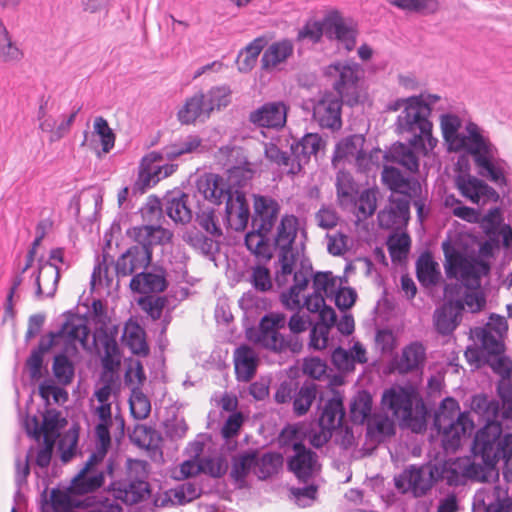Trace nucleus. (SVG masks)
I'll return each mask as SVG.
<instances>
[{
  "label": "nucleus",
  "mask_w": 512,
  "mask_h": 512,
  "mask_svg": "<svg viewBox=\"0 0 512 512\" xmlns=\"http://www.w3.org/2000/svg\"><path fill=\"white\" fill-rule=\"evenodd\" d=\"M254 174L251 163L245 160L243 165L230 167L226 179L216 173H205L196 181L197 190L205 200L214 205L225 200L226 217L230 220L235 215L233 228L237 232L244 231L249 223L250 206L244 189Z\"/></svg>",
  "instance_id": "1"
},
{
  "label": "nucleus",
  "mask_w": 512,
  "mask_h": 512,
  "mask_svg": "<svg viewBox=\"0 0 512 512\" xmlns=\"http://www.w3.org/2000/svg\"><path fill=\"white\" fill-rule=\"evenodd\" d=\"M471 452L474 461L466 468V475L478 481H487L503 460L508 465L512 459V433L503 432L500 421H488L475 434Z\"/></svg>",
  "instance_id": "2"
},
{
  "label": "nucleus",
  "mask_w": 512,
  "mask_h": 512,
  "mask_svg": "<svg viewBox=\"0 0 512 512\" xmlns=\"http://www.w3.org/2000/svg\"><path fill=\"white\" fill-rule=\"evenodd\" d=\"M253 212L250 211L251 230L244 237V244L257 258H273L269 234L279 218L281 205L268 195L252 194Z\"/></svg>",
  "instance_id": "3"
},
{
  "label": "nucleus",
  "mask_w": 512,
  "mask_h": 512,
  "mask_svg": "<svg viewBox=\"0 0 512 512\" xmlns=\"http://www.w3.org/2000/svg\"><path fill=\"white\" fill-rule=\"evenodd\" d=\"M381 404L383 409L398 419L401 428L415 433L426 429L429 411L417 387L411 384L393 385L384 390Z\"/></svg>",
  "instance_id": "4"
},
{
  "label": "nucleus",
  "mask_w": 512,
  "mask_h": 512,
  "mask_svg": "<svg viewBox=\"0 0 512 512\" xmlns=\"http://www.w3.org/2000/svg\"><path fill=\"white\" fill-rule=\"evenodd\" d=\"M434 425L442 433L445 450H457L461 445V438L470 436L474 430V422L469 412H460L459 403L452 397L442 400L434 417Z\"/></svg>",
  "instance_id": "5"
},
{
  "label": "nucleus",
  "mask_w": 512,
  "mask_h": 512,
  "mask_svg": "<svg viewBox=\"0 0 512 512\" xmlns=\"http://www.w3.org/2000/svg\"><path fill=\"white\" fill-rule=\"evenodd\" d=\"M359 64L355 62L336 61L324 68L326 77H334L332 86L336 96L344 100L349 107H355L360 103L359 92Z\"/></svg>",
  "instance_id": "6"
},
{
  "label": "nucleus",
  "mask_w": 512,
  "mask_h": 512,
  "mask_svg": "<svg viewBox=\"0 0 512 512\" xmlns=\"http://www.w3.org/2000/svg\"><path fill=\"white\" fill-rule=\"evenodd\" d=\"M396 125L399 133H407L410 135V137L407 138L408 144H418L420 146L422 145L420 136L427 134L433 127L429 116L420 110L419 106H415L408 100L407 105L397 117Z\"/></svg>",
  "instance_id": "7"
},
{
  "label": "nucleus",
  "mask_w": 512,
  "mask_h": 512,
  "mask_svg": "<svg viewBox=\"0 0 512 512\" xmlns=\"http://www.w3.org/2000/svg\"><path fill=\"white\" fill-rule=\"evenodd\" d=\"M326 141L318 133H306L298 140L290 145V153L292 156L291 167L288 174L296 175L300 173L304 165L308 164L312 156L324 150Z\"/></svg>",
  "instance_id": "8"
},
{
  "label": "nucleus",
  "mask_w": 512,
  "mask_h": 512,
  "mask_svg": "<svg viewBox=\"0 0 512 512\" xmlns=\"http://www.w3.org/2000/svg\"><path fill=\"white\" fill-rule=\"evenodd\" d=\"M465 130L467 135L461 136L460 142L455 145L454 151L465 150L473 157L474 162L478 158L497 154L496 146L483 134V130L478 124L469 121L466 123Z\"/></svg>",
  "instance_id": "9"
},
{
  "label": "nucleus",
  "mask_w": 512,
  "mask_h": 512,
  "mask_svg": "<svg viewBox=\"0 0 512 512\" xmlns=\"http://www.w3.org/2000/svg\"><path fill=\"white\" fill-rule=\"evenodd\" d=\"M382 183L391 191L392 194H398L400 197L413 199L422 194V185L418 178L405 175L399 168L394 166H385L381 173Z\"/></svg>",
  "instance_id": "10"
},
{
  "label": "nucleus",
  "mask_w": 512,
  "mask_h": 512,
  "mask_svg": "<svg viewBox=\"0 0 512 512\" xmlns=\"http://www.w3.org/2000/svg\"><path fill=\"white\" fill-rule=\"evenodd\" d=\"M292 450L294 455L287 458V469L300 482L307 483L313 477L318 456L316 452L307 448L302 440L292 443Z\"/></svg>",
  "instance_id": "11"
},
{
  "label": "nucleus",
  "mask_w": 512,
  "mask_h": 512,
  "mask_svg": "<svg viewBox=\"0 0 512 512\" xmlns=\"http://www.w3.org/2000/svg\"><path fill=\"white\" fill-rule=\"evenodd\" d=\"M288 106L282 101L266 102L251 111L248 120L259 128L279 130L287 121Z\"/></svg>",
  "instance_id": "12"
},
{
  "label": "nucleus",
  "mask_w": 512,
  "mask_h": 512,
  "mask_svg": "<svg viewBox=\"0 0 512 512\" xmlns=\"http://www.w3.org/2000/svg\"><path fill=\"white\" fill-rule=\"evenodd\" d=\"M344 100L332 92H326L316 103L313 117L322 128L338 130L342 126L341 110Z\"/></svg>",
  "instance_id": "13"
},
{
  "label": "nucleus",
  "mask_w": 512,
  "mask_h": 512,
  "mask_svg": "<svg viewBox=\"0 0 512 512\" xmlns=\"http://www.w3.org/2000/svg\"><path fill=\"white\" fill-rule=\"evenodd\" d=\"M389 205L377 214L378 224L381 228L391 229L397 224H407L411 218V200L391 194L388 197Z\"/></svg>",
  "instance_id": "14"
},
{
  "label": "nucleus",
  "mask_w": 512,
  "mask_h": 512,
  "mask_svg": "<svg viewBox=\"0 0 512 512\" xmlns=\"http://www.w3.org/2000/svg\"><path fill=\"white\" fill-rule=\"evenodd\" d=\"M326 37L336 39L343 44L347 51H352L356 45L358 31L348 25L339 11L333 10L325 15Z\"/></svg>",
  "instance_id": "15"
},
{
  "label": "nucleus",
  "mask_w": 512,
  "mask_h": 512,
  "mask_svg": "<svg viewBox=\"0 0 512 512\" xmlns=\"http://www.w3.org/2000/svg\"><path fill=\"white\" fill-rule=\"evenodd\" d=\"M166 214L176 223H188L193 217V203L197 204L196 194L190 195L181 191L168 192L165 197Z\"/></svg>",
  "instance_id": "16"
},
{
  "label": "nucleus",
  "mask_w": 512,
  "mask_h": 512,
  "mask_svg": "<svg viewBox=\"0 0 512 512\" xmlns=\"http://www.w3.org/2000/svg\"><path fill=\"white\" fill-rule=\"evenodd\" d=\"M167 286L166 271L159 266H153L151 271L134 274L129 284L130 289L138 294L160 293Z\"/></svg>",
  "instance_id": "17"
},
{
  "label": "nucleus",
  "mask_w": 512,
  "mask_h": 512,
  "mask_svg": "<svg viewBox=\"0 0 512 512\" xmlns=\"http://www.w3.org/2000/svg\"><path fill=\"white\" fill-rule=\"evenodd\" d=\"M503 221L501 208L493 207L484 215L481 226L485 235L501 236L503 248L512 250V227Z\"/></svg>",
  "instance_id": "18"
},
{
  "label": "nucleus",
  "mask_w": 512,
  "mask_h": 512,
  "mask_svg": "<svg viewBox=\"0 0 512 512\" xmlns=\"http://www.w3.org/2000/svg\"><path fill=\"white\" fill-rule=\"evenodd\" d=\"M426 360V349L421 342L415 341L402 350L399 360L396 362V370L399 374L422 370Z\"/></svg>",
  "instance_id": "19"
},
{
  "label": "nucleus",
  "mask_w": 512,
  "mask_h": 512,
  "mask_svg": "<svg viewBox=\"0 0 512 512\" xmlns=\"http://www.w3.org/2000/svg\"><path fill=\"white\" fill-rule=\"evenodd\" d=\"M451 302H444L433 314L434 328L442 336L452 335L462 321L463 311L451 307Z\"/></svg>",
  "instance_id": "20"
},
{
  "label": "nucleus",
  "mask_w": 512,
  "mask_h": 512,
  "mask_svg": "<svg viewBox=\"0 0 512 512\" xmlns=\"http://www.w3.org/2000/svg\"><path fill=\"white\" fill-rule=\"evenodd\" d=\"M365 137L362 134H353L341 139L335 146L333 161L342 160L348 156H355L358 166L367 163L366 153L363 150Z\"/></svg>",
  "instance_id": "21"
},
{
  "label": "nucleus",
  "mask_w": 512,
  "mask_h": 512,
  "mask_svg": "<svg viewBox=\"0 0 512 512\" xmlns=\"http://www.w3.org/2000/svg\"><path fill=\"white\" fill-rule=\"evenodd\" d=\"M258 356L248 345H242L234 351V365L236 378L239 381H250L256 374Z\"/></svg>",
  "instance_id": "22"
},
{
  "label": "nucleus",
  "mask_w": 512,
  "mask_h": 512,
  "mask_svg": "<svg viewBox=\"0 0 512 512\" xmlns=\"http://www.w3.org/2000/svg\"><path fill=\"white\" fill-rule=\"evenodd\" d=\"M258 462V450L248 449L232 457L230 477L238 484L239 488H243L246 484V478L250 471H255Z\"/></svg>",
  "instance_id": "23"
},
{
  "label": "nucleus",
  "mask_w": 512,
  "mask_h": 512,
  "mask_svg": "<svg viewBox=\"0 0 512 512\" xmlns=\"http://www.w3.org/2000/svg\"><path fill=\"white\" fill-rule=\"evenodd\" d=\"M345 416L342 396L335 392L325 404L319 417V426L322 430L332 432L337 425H340Z\"/></svg>",
  "instance_id": "24"
},
{
  "label": "nucleus",
  "mask_w": 512,
  "mask_h": 512,
  "mask_svg": "<svg viewBox=\"0 0 512 512\" xmlns=\"http://www.w3.org/2000/svg\"><path fill=\"white\" fill-rule=\"evenodd\" d=\"M201 116L209 117L210 113L206 105L205 94L198 91L186 99L183 107L177 113V118L181 124L189 125L195 123Z\"/></svg>",
  "instance_id": "25"
},
{
  "label": "nucleus",
  "mask_w": 512,
  "mask_h": 512,
  "mask_svg": "<svg viewBox=\"0 0 512 512\" xmlns=\"http://www.w3.org/2000/svg\"><path fill=\"white\" fill-rule=\"evenodd\" d=\"M299 230V219L294 214H284L276 227V233L271 239L272 247L294 246Z\"/></svg>",
  "instance_id": "26"
},
{
  "label": "nucleus",
  "mask_w": 512,
  "mask_h": 512,
  "mask_svg": "<svg viewBox=\"0 0 512 512\" xmlns=\"http://www.w3.org/2000/svg\"><path fill=\"white\" fill-rule=\"evenodd\" d=\"M294 51V45L290 39H282L277 42H273L264 51L261 58V68L263 70H270L277 65L285 62Z\"/></svg>",
  "instance_id": "27"
},
{
  "label": "nucleus",
  "mask_w": 512,
  "mask_h": 512,
  "mask_svg": "<svg viewBox=\"0 0 512 512\" xmlns=\"http://www.w3.org/2000/svg\"><path fill=\"white\" fill-rule=\"evenodd\" d=\"M414 150L410 144L396 142L385 152L384 158L387 162L398 163L408 171L416 173L419 170V159Z\"/></svg>",
  "instance_id": "28"
},
{
  "label": "nucleus",
  "mask_w": 512,
  "mask_h": 512,
  "mask_svg": "<svg viewBox=\"0 0 512 512\" xmlns=\"http://www.w3.org/2000/svg\"><path fill=\"white\" fill-rule=\"evenodd\" d=\"M286 325V316L283 313H268L265 314L259 322V330L256 342L260 343L263 347L270 343L271 338H278L282 335L278 330L284 328Z\"/></svg>",
  "instance_id": "29"
},
{
  "label": "nucleus",
  "mask_w": 512,
  "mask_h": 512,
  "mask_svg": "<svg viewBox=\"0 0 512 512\" xmlns=\"http://www.w3.org/2000/svg\"><path fill=\"white\" fill-rule=\"evenodd\" d=\"M108 490L118 492L119 495H116V498H122V494L125 496L131 494V502L137 503L150 494V485L148 482L140 479L121 480L111 482Z\"/></svg>",
  "instance_id": "30"
},
{
  "label": "nucleus",
  "mask_w": 512,
  "mask_h": 512,
  "mask_svg": "<svg viewBox=\"0 0 512 512\" xmlns=\"http://www.w3.org/2000/svg\"><path fill=\"white\" fill-rule=\"evenodd\" d=\"M416 276L424 287L435 286L440 279L438 264L433 260L429 251H425L416 261Z\"/></svg>",
  "instance_id": "31"
},
{
  "label": "nucleus",
  "mask_w": 512,
  "mask_h": 512,
  "mask_svg": "<svg viewBox=\"0 0 512 512\" xmlns=\"http://www.w3.org/2000/svg\"><path fill=\"white\" fill-rule=\"evenodd\" d=\"M278 250V263L280 270L275 272V282L278 287H283L287 283V277L292 274L298 252L292 247H272V250Z\"/></svg>",
  "instance_id": "32"
},
{
  "label": "nucleus",
  "mask_w": 512,
  "mask_h": 512,
  "mask_svg": "<svg viewBox=\"0 0 512 512\" xmlns=\"http://www.w3.org/2000/svg\"><path fill=\"white\" fill-rule=\"evenodd\" d=\"M105 481V473L99 472L95 475L78 472L71 480V491L75 496H82L95 492L101 488Z\"/></svg>",
  "instance_id": "33"
},
{
  "label": "nucleus",
  "mask_w": 512,
  "mask_h": 512,
  "mask_svg": "<svg viewBox=\"0 0 512 512\" xmlns=\"http://www.w3.org/2000/svg\"><path fill=\"white\" fill-rule=\"evenodd\" d=\"M126 337V345L135 355L146 357L150 348L145 339L144 329L136 322L127 324L123 338Z\"/></svg>",
  "instance_id": "34"
},
{
  "label": "nucleus",
  "mask_w": 512,
  "mask_h": 512,
  "mask_svg": "<svg viewBox=\"0 0 512 512\" xmlns=\"http://www.w3.org/2000/svg\"><path fill=\"white\" fill-rule=\"evenodd\" d=\"M475 337L480 341V348L488 359L505 353L506 346L503 338L495 336L487 328H475Z\"/></svg>",
  "instance_id": "35"
},
{
  "label": "nucleus",
  "mask_w": 512,
  "mask_h": 512,
  "mask_svg": "<svg viewBox=\"0 0 512 512\" xmlns=\"http://www.w3.org/2000/svg\"><path fill=\"white\" fill-rule=\"evenodd\" d=\"M73 496L75 495L71 491V484L64 490L53 488L50 492V504L55 510L68 507L86 508L93 505L91 498L81 501L73 499Z\"/></svg>",
  "instance_id": "36"
},
{
  "label": "nucleus",
  "mask_w": 512,
  "mask_h": 512,
  "mask_svg": "<svg viewBox=\"0 0 512 512\" xmlns=\"http://www.w3.org/2000/svg\"><path fill=\"white\" fill-rule=\"evenodd\" d=\"M266 43L264 37L255 38L239 53L237 58L239 71L249 72L254 68Z\"/></svg>",
  "instance_id": "37"
},
{
  "label": "nucleus",
  "mask_w": 512,
  "mask_h": 512,
  "mask_svg": "<svg viewBox=\"0 0 512 512\" xmlns=\"http://www.w3.org/2000/svg\"><path fill=\"white\" fill-rule=\"evenodd\" d=\"M496 154L491 156L481 157L476 159L475 166L477 167L478 175L490 180L498 186H506L507 178L504 175L503 169L496 165L494 158Z\"/></svg>",
  "instance_id": "38"
},
{
  "label": "nucleus",
  "mask_w": 512,
  "mask_h": 512,
  "mask_svg": "<svg viewBox=\"0 0 512 512\" xmlns=\"http://www.w3.org/2000/svg\"><path fill=\"white\" fill-rule=\"evenodd\" d=\"M484 180L467 174H458L455 177V186L461 195L472 203L480 204V193Z\"/></svg>",
  "instance_id": "39"
},
{
  "label": "nucleus",
  "mask_w": 512,
  "mask_h": 512,
  "mask_svg": "<svg viewBox=\"0 0 512 512\" xmlns=\"http://www.w3.org/2000/svg\"><path fill=\"white\" fill-rule=\"evenodd\" d=\"M203 140L198 135L190 134L179 141L164 147V154L167 160H175L184 154L198 151L202 147Z\"/></svg>",
  "instance_id": "40"
},
{
  "label": "nucleus",
  "mask_w": 512,
  "mask_h": 512,
  "mask_svg": "<svg viewBox=\"0 0 512 512\" xmlns=\"http://www.w3.org/2000/svg\"><path fill=\"white\" fill-rule=\"evenodd\" d=\"M183 240L194 249L200 250L205 256L215 255L219 252V243L206 236L196 228L186 231Z\"/></svg>",
  "instance_id": "41"
},
{
  "label": "nucleus",
  "mask_w": 512,
  "mask_h": 512,
  "mask_svg": "<svg viewBox=\"0 0 512 512\" xmlns=\"http://www.w3.org/2000/svg\"><path fill=\"white\" fill-rule=\"evenodd\" d=\"M317 385L313 382H304L293 397V412L296 416L305 415L316 399Z\"/></svg>",
  "instance_id": "42"
},
{
  "label": "nucleus",
  "mask_w": 512,
  "mask_h": 512,
  "mask_svg": "<svg viewBox=\"0 0 512 512\" xmlns=\"http://www.w3.org/2000/svg\"><path fill=\"white\" fill-rule=\"evenodd\" d=\"M283 464V456L278 452H266L261 457L258 455V462L255 466V475L259 480H267L277 474Z\"/></svg>",
  "instance_id": "43"
},
{
  "label": "nucleus",
  "mask_w": 512,
  "mask_h": 512,
  "mask_svg": "<svg viewBox=\"0 0 512 512\" xmlns=\"http://www.w3.org/2000/svg\"><path fill=\"white\" fill-rule=\"evenodd\" d=\"M52 372L61 385L67 386L72 383L75 376V367L69 359L66 349L54 356Z\"/></svg>",
  "instance_id": "44"
},
{
  "label": "nucleus",
  "mask_w": 512,
  "mask_h": 512,
  "mask_svg": "<svg viewBox=\"0 0 512 512\" xmlns=\"http://www.w3.org/2000/svg\"><path fill=\"white\" fill-rule=\"evenodd\" d=\"M395 434V426L387 416L370 421L366 428V438L377 443L383 442L387 437Z\"/></svg>",
  "instance_id": "45"
},
{
  "label": "nucleus",
  "mask_w": 512,
  "mask_h": 512,
  "mask_svg": "<svg viewBox=\"0 0 512 512\" xmlns=\"http://www.w3.org/2000/svg\"><path fill=\"white\" fill-rule=\"evenodd\" d=\"M23 57L22 51L12 41L11 35L0 18V61L17 62Z\"/></svg>",
  "instance_id": "46"
},
{
  "label": "nucleus",
  "mask_w": 512,
  "mask_h": 512,
  "mask_svg": "<svg viewBox=\"0 0 512 512\" xmlns=\"http://www.w3.org/2000/svg\"><path fill=\"white\" fill-rule=\"evenodd\" d=\"M441 131L444 141L448 144V151L455 150V145L460 142L462 135L458 133L461 120L455 114L441 115Z\"/></svg>",
  "instance_id": "47"
},
{
  "label": "nucleus",
  "mask_w": 512,
  "mask_h": 512,
  "mask_svg": "<svg viewBox=\"0 0 512 512\" xmlns=\"http://www.w3.org/2000/svg\"><path fill=\"white\" fill-rule=\"evenodd\" d=\"M372 402V396L367 390L358 391L350 404L351 420L362 423L371 413Z\"/></svg>",
  "instance_id": "48"
},
{
  "label": "nucleus",
  "mask_w": 512,
  "mask_h": 512,
  "mask_svg": "<svg viewBox=\"0 0 512 512\" xmlns=\"http://www.w3.org/2000/svg\"><path fill=\"white\" fill-rule=\"evenodd\" d=\"M442 250L445 257V272L447 277H456L463 266V254L451 243L449 239L443 241Z\"/></svg>",
  "instance_id": "49"
},
{
  "label": "nucleus",
  "mask_w": 512,
  "mask_h": 512,
  "mask_svg": "<svg viewBox=\"0 0 512 512\" xmlns=\"http://www.w3.org/2000/svg\"><path fill=\"white\" fill-rule=\"evenodd\" d=\"M323 35L326 36L325 17L321 21L309 19L298 30L296 40L298 42L307 40L312 44H317L321 41Z\"/></svg>",
  "instance_id": "50"
},
{
  "label": "nucleus",
  "mask_w": 512,
  "mask_h": 512,
  "mask_svg": "<svg viewBox=\"0 0 512 512\" xmlns=\"http://www.w3.org/2000/svg\"><path fill=\"white\" fill-rule=\"evenodd\" d=\"M194 213L196 215V222L207 233L214 237H220L223 235L222 229L217 224L215 210L213 208L203 209L200 205V201H197Z\"/></svg>",
  "instance_id": "51"
},
{
  "label": "nucleus",
  "mask_w": 512,
  "mask_h": 512,
  "mask_svg": "<svg viewBox=\"0 0 512 512\" xmlns=\"http://www.w3.org/2000/svg\"><path fill=\"white\" fill-rule=\"evenodd\" d=\"M160 173L161 169H152L149 166H140L138 178L132 186V194H144L149 188L153 187L160 181Z\"/></svg>",
  "instance_id": "52"
},
{
  "label": "nucleus",
  "mask_w": 512,
  "mask_h": 512,
  "mask_svg": "<svg viewBox=\"0 0 512 512\" xmlns=\"http://www.w3.org/2000/svg\"><path fill=\"white\" fill-rule=\"evenodd\" d=\"M244 417L241 412L232 413L224 422L221 435L223 439L226 440L227 448L229 451H233L237 448V441L233 440L236 436H238L240 429L243 425Z\"/></svg>",
  "instance_id": "53"
},
{
  "label": "nucleus",
  "mask_w": 512,
  "mask_h": 512,
  "mask_svg": "<svg viewBox=\"0 0 512 512\" xmlns=\"http://www.w3.org/2000/svg\"><path fill=\"white\" fill-rule=\"evenodd\" d=\"M395 7L423 16L436 14L440 9L439 0H398Z\"/></svg>",
  "instance_id": "54"
},
{
  "label": "nucleus",
  "mask_w": 512,
  "mask_h": 512,
  "mask_svg": "<svg viewBox=\"0 0 512 512\" xmlns=\"http://www.w3.org/2000/svg\"><path fill=\"white\" fill-rule=\"evenodd\" d=\"M130 414L137 420L148 417L151 411V404L147 396L142 392L140 387L132 388V394L129 399Z\"/></svg>",
  "instance_id": "55"
},
{
  "label": "nucleus",
  "mask_w": 512,
  "mask_h": 512,
  "mask_svg": "<svg viewBox=\"0 0 512 512\" xmlns=\"http://www.w3.org/2000/svg\"><path fill=\"white\" fill-rule=\"evenodd\" d=\"M231 91L227 86L212 87L206 94L205 100L209 113L214 109L220 110L227 107L230 102Z\"/></svg>",
  "instance_id": "56"
},
{
  "label": "nucleus",
  "mask_w": 512,
  "mask_h": 512,
  "mask_svg": "<svg viewBox=\"0 0 512 512\" xmlns=\"http://www.w3.org/2000/svg\"><path fill=\"white\" fill-rule=\"evenodd\" d=\"M264 347L274 352H284L289 350L293 353H298L301 351L303 345L298 335L291 333L287 336L283 334L278 335L277 339L271 338L270 343L266 344Z\"/></svg>",
  "instance_id": "57"
},
{
  "label": "nucleus",
  "mask_w": 512,
  "mask_h": 512,
  "mask_svg": "<svg viewBox=\"0 0 512 512\" xmlns=\"http://www.w3.org/2000/svg\"><path fill=\"white\" fill-rule=\"evenodd\" d=\"M336 194L338 199L349 200L353 199V194L357 192L356 183L349 172L339 171L336 175Z\"/></svg>",
  "instance_id": "58"
},
{
  "label": "nucleus",
  "mask_w": 512,
  "mask_h": 512,
  "mask_svg": "<svg viewBox=\"0 0 512 512\" xmlns=\"http://www.w3.org/2000/svg\"><path fill=\"white\" fill-rule=\"evenodd\" d=\"M406 480L409 483L414 495L416 497H422L426 494H419L418 488L425 486V481L427 479L424 478V473L422 469L411 466V468L405 472L399 479H395V485L397 488L403 487V481Z\"/></svg>",
  "instance_id": "59"
},
{
  "label": "nucleus",
  "mask_w": 512,
  "mask_h": 512,
  "mask_svg": "<svg viewBox=\"0 0 512 512\" xmlns=\"http://www.w3.org/2000/svg\"><path fill=\"white\" fill-rule=\"evenodd\" d=\"M68 424L66 418L55 408H48L43 413L42 432L59 433Z\"/></svg>",
  "instance_id": "60"
},
{
  "label": "nucleus",
  "mask_w": 512,
  "mask_h": 512,
  "mask_svg": "<svg viewBox=\"0 0 512 512\" xmlns=\"http://www.w3.org/2000/svg\"><path fill=\"white\" fill-rule=\"evenodd\" d=\"M486 366H489L495 374L501 377L499 381H511L512 360L505 353L488 359Z\"/></svg>",
  "instance_id": "61"
},
{
  "label": "nucleus",
  "mask_w": 512,
  "mask_h": 512,
  "mask_svg": "<svg viewBox=\"0 0 512 512\" xmlns=\"http://www.w3.org/2000/svg\"><path fill=\"white\" fill-rule=\"evenodd\" d=\"M496 390L503 408L502 419L512 420V382L498 381Z\"/></svg>",
  "instance_id": "62"
},
{
  "label": "nucleus",
  "mask_w": 512,
  "mask_h": 512,
  "mask_svg": "<svg viewBox=\"0 0 512 512\" xmlns=\"http://www.w3.org/2000/svg\"><path fill=\"white\" fill-rule=\"evenodd\" d=\"M94 130L99 135L104 153H108L115 143V134L109 127L107 120L99 116L95 118Z\"/></svg>",
  "instance_id": "63"
},
{
  "label": "nucleus",
  "mask_w": 512,
  "mask_h": 512,
  "mask_svg": "<svg viewBox=\"0 0 512 512\" xmlns=\"http://www.w3.org/2000/svg\"><path fill=\"white\" fill-rule=\"evenodd\" d=\"M158 436V432L154 428L143 424H136L132 432L129 433L131 442L138 447L149 446L155 437Z\"/></svg>",
  "instance_id": "64"
}]
</instances>
